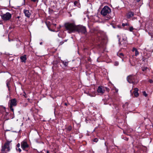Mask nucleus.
Returning <instances> with one entry per match:
<instances>
[{
  "mask_svg": "<svg viewBox=\"0 0 153 153\" xmlns=\"http://www.w3.org/2000/svg\"><path fill=\"white\" fill-rule=\"evenodd\" d=\"M133 30H134V28H133V27H129V31H131V32Z\"/></svg>",
  "mask_w": 153,
  "mask_h": 153,
  "instance_id": "393cba45",
  "label": "nucleus"
},
{
  "mask_svg": "<svg viewBox=\"0 0 153 153\" xmlns=\"http://www.w3.org/2000/svg\"><path fill=\"white\" fill-rule=\"evenodd\" d=\"M125 43H126V40H125Z\"/></svg>",
  "mask_w": 153,
  "mask_h": 153,
  "instance_id": "ea45409f",
  "label": "nucleus"
},
{
  "mask_svg": "<svg viewBox=\"0 0 153 153\" xmlns=\"http://www.w3.org/2000/svg\"><path fill=\"white\" fill-rule=\"evenodd\" d=\"M111 12V9L108 6H105L101 11V14L104 16H105V20H108L111 18V17L107 16V15L110 13Z\"/></svg>",
  "mask_w": 153,
  "mask_h": 153,
  "instance_id": "f03ea898",
  "label": "nucleus"
},
{
  "mask_svg": "<svg viewBox=\"0 0 153 153\" xmlns=\"http://www.w3.org/2000/svg\"><path fill=\"white\" fill-rule=\"evenodd\" d=\"M58 36L59 37H60V36H59V34H58Z\"/></svg>",
  "mask_w": 153,
  "mask_h": 153,
  "instance_id": "a19ab883",
  "label": "nucleus"
},
{
  "mask_svg": "<svg viewBox=\"0 0 153 153\" xmlns=\"http://www.w3.org/2000/svg\"><path fill=\"white\" fill-rule=\"evenodd\" d=\"M17 104L16 100L15 98L12 99L10 100L9 103V107L11 111H14L13 106H15Z\"/></svg>",
  "mask_w": 153,
  "mask_h": 153,
  "instance_id": "39448f33",
  "label": "nucleus"
},
{
  "mask_svg": "<svg viewBox=\"0 0 153 153\" xmlns=\"http://www.w3.org/2000/svg\"><path fill=\"white\" fill-rule=\"evenodd\" d=\"M42 42H41L40 43V45H42Z\"/></svg>",
  "mask_w": 153,
  "mask_h": 153,
  "instance_id": "f704fd0d",
  "label": "nucleus"
},
{
  "mask_svg": "<svg viewBox=\"0 0 153 153\" xmlns=\"http://www.w3.org/2000/svg\"><path fill=\"white\" fill-rule=\"evenodd\" d=\"M6 85H7V88H8V90L10 91V80H9V79H8L6 81Z\"/></svg>",
  "mask_w": 153,
  "mask_h": 153,
  "instance_id": "f3484780",
  "label": "nucleus"
},
{
  "mask_svg": "<svg viewBox=\"0 0 153 153\" xmlns=\"http://www.w3.org/2000/svg\"><path fill=\"white\" fill-rule=\"evenodd\" d=\"M11 40H10L9 38L8 39V41L9 42H10Z\"/></svg>",
  "mask_w": 153,
  "mask_h": 153,
  "instance_id": "2f4dec72",
  "label": "nucleus"
},
{
  "mask_svg": "<svg viewBox=\"0 0 153 153\" xmlns=\"http://www.w3.org/2000/svg\"><path fill=\"white\" fill-rule=\"evenodd\" d=\"M71 129H72V127L71 126H69L67 128V130L69 131H71Z\"/></svg>",
  "mask_w": 153,
  "mask_h": 153,
  "instance_id": "412c9836",
  "label": "nucleus"
},
{
  "mask_svg": "<svg viewBox=\"0 0 153 153\" xmlns=\"http://www.w3.org/2000/svg\"><path fill=\"white\" fill-rule=\"evenodd\" d=\"M75 31L85 34L87 33L86 29L85 27L82 25H78L76 26Z\"/></svg>",
  "mask_w": 153,
  "mask_h": 153,
  "instance_id": "7ed1b4c3",
  "label": "nucleus"
},
{
  "mask_svg": "<svg viewBox=\"0 0 153 153\" xmlns=\"http://www.w3.org/2000/svg\"><path fill=\"white\" fill-rule=\"evenodd\" d=\"M12 15L9 12H7L5 14L1 15V17L2 19L4 21H8L11 18Z\"/></svg>",
  "mask_w": 153,
  "mask_h": 153,
  "instance_id": "0eeeda50",
  "label": "nucleus"
},
{
  "mask_svg": "<svg viewBox=\"0 0 153 153\" xmlns=\"http://www.w3.org/2000/svg\"><path fill=\"white\" fill-rule=\"evenodd\" d=\"M119 43L120 44V45H121V43L120 42H119Z\"/></svg>",
  "mask_w": 153,
  "mask_h": 153,
  "instance_id": "58836bf2",
  "label": "nucleus"
},
{
  "mask_svg": "<svg viewBox=\"0 0 153 153\" xmlns=\"http://www.w3.org/2000/svg\"><path fill=\"white\" fill-rule=\"evenodd\" d=\"M65 105H67V104L66 103H65Z\"/></svg>",
  "mask_w": 153,
  "mask_h": 153,
  "instance_id": "72a5a7b5",
  "label": "nucleus"
},
{
  "mask_svg": "<svg viewBox=\"0 0 153 153\" xmlns=\"http://www.w3.org/2000/svg\"><path fill=\"white\" fill-rule=\"evenodd\" d=\"M105 146H106V143H105Z\"/></svg>",
  "mask_w": 153,
  "mask_h": 153,
  "instance_id": "c9c22d12",
  "label": "nucleus"
},
{
  "mask_svg": "<svg viewBox=\"0 0 153 153\" xmlns=\"http://www.w3.org/2000/svg\"><path fill=\"white\" fill-rule=\"evenodd\" d=\"M49 11L51 12H52L53 11V10H52V9H49Z\"/></svg>",
  "mask_w": 153,
  "mask_h": 153,
  "instance_id": "c756f323",
  "label": "nucleus"
},
{
  "mask_svg": "<svg viewBox=\"0 0 153 153\" xmlns=\"http://www.w3.org/2000/svg\"><path fill=\"white\" fill-rule=\"evenodd\" d=\"M76 26L74 22H68L65 24V28L69 33L75 32Z\"/></svg>",
  "mask_w": 153,
  "mask_h": 153,
  "instance_id": "f257e3e1",
  "label": "nucleus"
},
{
  "mask_svg": "<svg viewBox=\"0 0 153 153\" xmlns=\"http://www.w3.org/2000/svg\"><path fill=\"white\" fill-rule=\"evenodd\" d=\"M18 151L19 152H21L22 150L20 148H19L18 149Z\"/></svg>",
  "mask_w": 153,
  "mask_h": 153,
  "instance_id": "c85d7f7f",
  "label": "nucleus"
},
{
  "mask_svg": "<svg viewBox=\"0 0 153 153\" xmlns=\"http://www.w3.org/2000/svg\"><path fill=\"white\" fill-rule=\"evenodd\" d=\"M132 51L133 52H135V56H137L139 55V53L137 51V49L135 48H133L132 50Z\"/></svg>",
  "mask_w": 153,
  "mask_h": 153,
  "instance_id": "dca6fc26",
  "label": "nucleus"
},
{
  "mask_svg": "<svg viewBox=\"0 0 153 153\" xmlns=\"http://www.w3.org/2000/svg\"><path fill=\"white\" fill-rule=\"evenodd\" d=\"M68 39H65L64 41H62L61 42L59 43V45H62V44H63L65 42H66L67 41Z\"/></svg>",
  "mask_w": 153,
  "mask_h": 153,
  "instance_id": "6ab92c4d",
  "label": "nucleus"
},
{
  "mask_svg": "<svg viewBox=\"0 0 153 153\" xmlns=\"http://www.w3.org/2000/svg\"><path fill=\"white\" fill-rule=\"evenodd\" d=\"M16 146H17V147L19 148L20 146V144L19 143H18L17 144Z\"/></svg>",
  "mask_w": 153,
  "mask_h": 153,
  "instance_id": "cd10ccee",
  "label": "nucleus"
},
{
  "mask_svg": "<svg viewBox=\"0 0 153 153\" xmlns=\"http://www.w3.org/2000/svg\"><path fill=\"white\" fill-rule=\"evenodd\" d=\"M143 94L146 97L147 96V94L146 93L145 91L143 92Z\"/></svg>",
  "mask_w": 153,
  "mask_h": 153,
  "instance_id": "a878e982",
  "label": "nucleus"
},
{
  "mask_svg": "<svg viewBox=\"0 0 153 153\" xmlns=\"http://www.w3.org/2000/svg\"><path fill=\"white\" fill-rule=\"evenodd\" d=\"M54 25H55V26H56V24H54Z\"/></svg>",
  "mask_w": 153,
  "mask_h": 153,
  "instance_id": "4c0bfd02",
  "label": "nucleus"
},
{
  "mask_svg": "<svg viewBox=\"0 0 153 153\" xmlns=\"http://www.w3.org/2000/svg\"><path fill=\"white\" fill-rule=\"evenodd\" d=\"M23 12L26 17L28 18L30 17L31 15V13L30 12L29 10L25 9L23 10Z\"/></svg>",
  "mask_w": 153,
  "mask_h": 153,
  "instance_id": "9b49d317",
  "label": "nucleus"
},
{
  "mask_svg": "<svg viewBox=\"0 0 153 153\" xmlns=\"http://www.w3.org/2000/svg\"><path fill=\"white\" fill-rule=\"evenodd\" d=\"M137 2H139L140 0H136Z\"/></svg>",
  "mask_w": 153,
  "mask_h": 153,
  "instance_id": "473e14b6",
  "label": "nucleus"
},
{
  "mask_svg": "<svg viewBox=\"0 0 153 153\" xmlns=\"http://www.w3.org/2000/svg\"><path fill=\"white\" fill-rule=\"evenodd\" d=\"M21 61L22 62L25 63L27 59L26 55H24L20 57Z\"/></svg>",
  "mask_w": 153,
  "mask_h": 153,
  "instance_id": "f8f14e48",
  "label": "nucleus"
},
{
  "mask_svg": "<svg viewBox=\"0 0 153 153\" xmlns=\"http://www.w3.org/2000/svg\"><path fill=\"white\" fill-rule=\"evenodd\" d=\"M136 77L133 75H129L127 77V81L130 83H137L136 81Z\"/></svg>",
  "mask_w": 153,
  "mask_h": 153,
  "instance_id": "423d86ee",
  "label": "nucleus"
},
{
  "mask_svg": "<svg viewBox=\"0 0 153 153\" xmlns=\"http://www.w3.org/2000/svg\"><path fill=\"white\" fill-rule=\"evenodd\" d=\"M61 62L64 65L65 67H66L68 65L69 62L67 60H61Z\"/></svg>",
  "mask_w": 153,
  "mask_h": 153,
  "instance_id": "2eb2a0df",
  "label": "nucleus"
},
{
  "mask_svg": "<svg viewBox=\"0 0 153 153\" xmlns=\"http://www.w3.org/2000/svg\"><path fill=\"white\" fill-rule=\"evenodd\" d=\"M78 3V2L77 1H75L74 2V4L75 6L76 5L77 3Z\"/></svg>",
  "mask_w": 153,
  "mask_h": 153,
  "instance_id": "bb28decb",
  "label": "nucleus"
},
{
  "mask_svg": "<svg viewBox=\"0 0 153 153\" xmlns=\"http://www.w3.org/2000/svg\"><path fill=\"white\" fill-rule=\"evenodd\" d=\"M117 54V55L119 56V57H120V58H122V61L123 62V58H124V55L123 54V53H118Z\"/></svg>",
  "mask_w": 153,
  "mask_h": 153,
  "instance_id": "4468645a",
  "label": "nucleus"
},
{
  "mask_svg": "<svg viewBox=\"0 0 153 153\" xmlns=\"http://www.w3.org/2000/svg\"><path fill=\"white\" fill-rule=\"evenodd\" d=\"M47 153H49V152L48 151H47Z\"/></svg>",
  "mask_w": 153,
  "mask_h": 153,
  "instance_id": "e433bc0d",
  "label": "nucleus"
},
{
  "mask_svg": "<svg viewBox=\"0 0 153 153\" xmlns=\"http://www.w3.org/2000/svg\"><path fill=\"white\" fill-rule=\"evenodd\" d=\"M149 82L151 83H152L153 82V81L152 80H150Z\"/></svg>",
  "mask_w": 153,
  "mask_h": 153,
  "instance_id": "7c9ffc66",
  "label": "nucleus"
},
{
  "mask_svg": "<svg viewBox=\"0 0 153 153\" xmlns=\"http://www.w3.org/2000/svg\"><path fill=\"white\" fill-rule=\"evenodd\" d=\"M98 140L97 138H94L93 140V141L94 142H98Z\"/></svg>",
  "mask_w": 153,
  "mask_h": 153,
  "instance_id": "b1692460",
  "label": "nucleus"
},
{
  "mask_svg": "<svg viewBox=\"0 0 153 153\" xmlns=\"http://www.w3.org/2000/svg\"><path fill=\"white\" fill-rule=\"evenodd\" d=\"M88 95L91 97H95L96 94L95 93H93L92 94H89Z\"/></svg>",
  "mask_w": 153,
  "mask_h": 153,
  "instance_id": "a211bd4d",
  "label": "nucleus"
},
{
  "mask_svg": "<svg viewBox=\"0 0 153 153\" xmlns=\"http://www.w3.org/2000/svg\"><path fill=\"white\" fill-rule=\"evenodd\" d=\"M24 0L25 1V0Z\"/></svg>",
  "mask_w": 153,
  "mask_h": 153,
  "instance_id": "79ce46f5",
  "label": "nucleus"
},
{
  "mask_svg": "<svg viewBox=\"0 0 153 153\" xmlns=\"http://www.w3.org/2000/svg\"><path fill=\"white\" fill-rule=\"evenodd\" d=\"M21 146L22 148L24 150H25L26 149L28 148L29 147L27 143L25 141H23L21 142Z\"/></svg>",
  "mask_w": 153,
  "mask_h": 153,
  "instance_id": "6e6552de",
  "label": "nucleus"
},
{
  "mask_svg": "<svg viewBox=\"0 0 153 153\" xmlns=\"http://www.w3.org/2000/svg\"><path fill=\"white\" fill-rule=\"evenodd\" d=\"M134 15V13L131 11L128 12L126 14V16L128 19H130Z\"/></svg>",
  "mask_w": 153,
  "mask_h": 153,
  "instance_id": "9d476101",
  "label": "nucleus"
},
{
  "mask_svg": "<svg viewBox=\"0 0 153 153\" xmlns=\"http://www.w3.org/2000/svg\"><path fill=\"white\" fill-rule=\"evenodd\" d=\"M11 142L7 141L4 143L3 146H2V149L1 152L2 153H6L5 152V150L7 149L6 151L9 152L10 151V149L9 147V144Z\"/></svg>",
  "mask_w": 153,
  "mask_h": 153,
  "instance_id": "20e7f679",
  "label": "nucleus"
},
{
  "mask_svg": "<svg viewBox=\"0 0 153 153\" xmlns=\"http://www.w3.org/2000/svg\"><path fill=\"white\" fill-rule=\"evenodd\" d=\"M119 63L118 62L116 61L114 63V65L115 66H118L119 65Z\"/></svg>",
  "mask_w": 153,
  "mask_h": 153,
  "instance_id": "4be33fe9",
  "label": "nucleus"
},
{
  "mask_svg": "<svg viewBox=\"0 0 153 153\" xmlns=\"http://www.w3.org/2000/svg\"><path fill=\"white\" fill-rule=\"evenodd\" d=\"M105 91V90L104 88L102 86H100L98 87L97 90V92L98 93L102 94Z\"/></svg>",
  "mask_w": 153,
  "mask_h": 153,
  "instance_id": "1a4fd4ad",
  "label": "nucleus"
},
{
  "mask_svg": "<svg viewBox=\"0 0 153 153\" xmlns=\"http://www.w3.org/2000/svg\"><path fill=\"white\" fill-rule=\"evenodd\" d=\"M150 56V55H149V56H148L147 57H145L144 58L143 57V61H146V60L148 59V58L149 57V56Z\"/></svg>",
  "mask_w": 153,
  "mask_h": 153,
  "instance_id": "aec40b11",
  "label": "nucleus"
},
{
  "mask_svg": "<svg viewBox=\"0 0 153 153\" xmlns=\"http://www.w3.org/2000/svg\"><path fill=\"white\" fill-rule=\"evenodd\" d=\"M138 89L137 88H135L134 89V93L135 97H137L139 96V93H138Z\"/></svg>",
  "mask_w": 153,
  "mask_h": 153,
  "instance_id": "ddd939ff",
  "label": "nucleus"
},
{
  "mask_svg": "<svg viewBox=\"0 0 153 153\" xmlns=\"http://www.w3.org/2000/svg\"><path fill=\"white\" fill-rule=\"evenodd\" d=\"M122 25L123 27H124L126 26H128V24L127 23H123L122 24Z\"/></svg>",
  "mask_w": 153,
  "mask_h": 153,
  "instance_id": "5701e85b",
  "label": "nucleus"
}]
</instances>
